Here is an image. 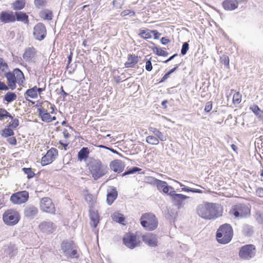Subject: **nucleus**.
Listing matches in <instances>:
<instances>
[{"label":"nucleus","instance_id":"1","mask_svg":"<svg viewBox=\"0 0 263 263\" xmlns=\"http://www.w3.org/2000/svg\"><path fill=\"white\" fill-rule=\"evenodd\" d=\"M196 211L200 217L207 220L215 219L222 215V208L217 203L206 202L199 204Z\"/></svg>","mask_w":263,"mask_h":263},{"label":"nucleus","instance_id":"2","mask_svg":"<svg viewBox=\"0 0 263 263\" xmlns=\"http://www.w3.org/2000/svg\"><path fill=\"white\" fill-rule=\"evenodd\" d=\"M92 177L97 180L106 175L108 171L107 165L103 164L99 159H92L88 164Z\"/></svg>","mask_w":263,"mask_h":263},{"label":"nucleus","instance_id":"3","mask_svg":"<svg viewBox=\"0 0 263 263\" xmlns=\"http://www.w3.org/2000/svg\"><path fill=\"white\" fill-rule=\"evenodd\" d=\"M233 235L232 227L230 224L221 225L216 232V239L219 243L227 244L232 239Z\"/></svg>","mask_w":263,"mask_h":263},{"label":"nucleus","instance_id":"4","mask_svg":"<svg viewBox=\"0 0 263 263\" xmlns=\"http://www.w3.org/2000/svg\"><path fill=\"white\" fill-rule=\"evenodd\" d=\"M61 250L67 259L78 258L79 254L78 247L73 241L64 240L61 245Z\"/></svg>","mask_w":263,"mask_h":263},{"label":"nucleus","instance_id":"5","mask_svg":"<svg viewBox=\"0 0 263 263\" xmlns=\"http://www.w3.org/2000/svg\"><path fill=\"white\" fill-rule=\"evenodd\" d=\"M140 223L146 230L153 231L157 228L158 221L153 214L145 213L140 218Z\"/></svg>","mask_w":263,"mask_h":263},{"label":"nucleus","instance_id":"6","mask_svg":"<svg viewBox=\"0 0 263 263\" xmlns=\"http://www.w3.org/2000/svg\"><path fill=\"white\" fill-rule=\"evenodd\" d=\"M230 213L236 218H243L250 215V209L244 203H238L232 207Z\"/></svg>","mask_w":263,"mask_h":263},{"label":"nucleus","instance_id":"7","mask_svg":"<svg viewBox=\"0 0 263 263\" xmlns=\"http://www.w3.org/2000/svg\"><path fill=\"white\" fill-rule=\"evenodd\" d=\"M3 219L8 226H14L18 223L20 216L18 212L14 209H9L5 211L3 215Z\"/></svg>","mask_w":263,"mask_h":263},{"label":"nucleus","instance_id":"8","mask_svg":"<svg viewBox=\"0 0 263 263\" xmlns=\"http://www.w3.org/2000/svg\"><path fill=\"white\" fill-rule=\"evenodd\" d=\"M256 254V248L253 245H246L242 246L239 251V257L245 260L253 258Z\"/></svg>","mask_w":263,"mask_h":263},{"label":"nucleus","instance_id":"9","mask_svg":"<svg viewBox=\"0 0 263 263\" xmlns=\"http://www.w3.org/2000/svg\"><path fill=\"white\" fill-rule=\"evenodd\" d=\"M169 195L171 197L172 202L178 210L181 209L184 206L185 204L184 201L190 198L189 196L186 195L176 193L175 191L174 192H170Z\"/></svg>","mask_w":263,"mask_h":263},{"label":"nucleus","instance_id":"10","mask_svg":"<svg viewBox=\"0 0 263 263\" xmlns=\"http://www.w3.org/2000/svg\"><path fill=\"white\" fill-rule=\"evenodd\" d=\"M29 193L26 191L17 192L10 197V201L15 204H21L26 202L29 199Z\"/></svg>","mask_w":263,"mask_h":263},{"label":"nucleus","instance_id":"11","mask_svg":"<svg viewBox=\"0 0 263 263\" xmlns=\"http://www.w3.org/2000/svg\"><path fill=\"white\" fill-rule=\"evenodd\" d=\"M40 209L44 212L54 214L55 207L52 200L48 197H44L40 201Z\"/></svg>","mask_w":263,"mask_h":263},{"label":"nucleus","instance_id":"12","mask_svg":"<svg viewBox=\"0 0 263 263\" xmlns=\"http://www.w3.org/2000/svg\"><path fill=\"white\" fill-rule=\"evenodd\" d=\"M58 151L56 148H51L47 151L42 158L41 164L43 166L51 163L58 156Z\"/></svg>","mask_w":263,"mask_h":263},{"label":"nucleus","instance_id":"13","mask_svg":"<svg viewBox=\"0 0 263 263\" xmlns=\"http://www.w3.org/2000/svg\"><path fill=\"white\" fill-rule=\"evenodd\" d=\"M33 35L37 40H43L46 35V29L45 26L42 23L37 24L34 27Z\"/></svg>","mask_w":263,"mask_h":263},{"label":"nucleus","instance_id":"14","mask_svg":"<svg viewBox=\"0 0 263 263\" xmlns=\"http://www.w3.org/2000/svg\"><path fill=\"white\" fill-rule=\"evenodd\" d=\"M124 244L130 249H134L137 246L136 236L133 233L127 234L123 238Z\"/></svg>","mask_w":263,"mask_h":263},{"label":"nucleus","instance_id":"15","mask_svg":"<svg viewBox=\"0 0 263 263\" xmlns=\"http://www.w3.org/2000/svg\"><path fill=\"white\" fill-rule=\"evenodd\" d=\"M155 183L157 185V189L160 192L169 195L170 192H174V189L170 185H168L166 182L159 179H155Z\"/></svg>","mask_w":263,"mask_h":263},{"label":"nucleus","instance_id":"16","mask_svg":"<svg viewBox=\"0 0 263 263\" xmlns=\"http://www.w3.org/2000/svg\"><path fill=\"white\" fill-rule=\"evenodd\" d=\"M39 228L43 233L47 234L52 233L55 230V226L52 222L44 221L42 222Z\"/></svg>","mask_w":263,"mask_h":263},{"label":"nucleus","instance_id":"17","mask_svg":"<svg viewBox=\"0 0 263 263\" xmlns=\"http://www.w3.org/2000/svg\"><path fill=\"white\" fill-rule=\"evenodd\" d=\"M14 16L12 11H3L0 13V21L4 24L14 23Z\"/></svg>","mask_w":263,"mask_h":263},{"label":"nucleus","instance_id":"18","mask_svg":"<svg viewBox=\"0 0 263 263\" xmlns=\"http://www.w3.org/2000/svg\"><path fill=\"white\" fill-rule=\"evenodd\" d=\"M143 241L150 247H154L157 245V239L155 234L147 233L142 236Z\"/></svg>","mask_w":263,"mask_h":263},{"label":"nucleus","instance_id":"19","mask_svg":"<svg viewBox=\"0 0 263 263\" xmlns=\"http://www.w3.org/2000/svg\"><path fill=\"white\" fill-rule=\"evenodd\" d=\"M38 213L37 208L32 204L26 205L24 209V214L25 217L33 219Z\"/></svg>","mask_w":263,"mask_h":263},{"label":"nucleus","instance_id":"20","mask_svg":"<svg viewBox=\"0 0 263 263\" xmlns=\"http://www.w3.org/2000/svg\"><path fill=\"white\" fill-rule=\"evenodd\" d=\"M110 168L114 172L116 173H121L124 169L125 164L120 160H115L112 161L109 165Z\"/></svg>","mask_w":263,"mask_h":263},{"label":"nucleus","instance_id":"21","mask_svg":"<svg viewBox=\"0 0 263 263\" xmlns=\"http://www.w3.org/2000/svg\"><path fill=\"white\" fill-rule=\"evenodd\" d=\"M89 217L91 221L90 224L93 228H96L99 223V216L97 211H96L92 207H90L89 210Z\"/></svg>","mask_w":263,"mask_h":263},{"label":"nucleus","instance_id":"22","mask_svg":"<svg viewBox=\"0 0 263 263\" xmlns=\"http://www.w3.org/2000/svg\"><path fill=\"white\" fill-rule=\"evenodd\" d=\"M140 57L135 54H129L127 57V61L125 63L124 65L126 68H133L138 63Z\"/></svg>","mask_w":263,"mask_h":263},{"label":"nucleus","instance_id":"23","mask_svg":"<svg viewBox=\"0 0 263 263\" xmlns=\"http://www.w3.org/2000/svg\"><path fill=\"white\" fill-rule=\"evenodd\" d=\"M5 76L7 80L8 86L11 90H14L16 88V79H15L14 74L11 72H7L5 73Z\"/></svg>","mask_w":263,"mask_h":263},{"label":"nucleus","instance_id":"24","mask_svg":"<svg viewBox=\"0 0 263 263\" xmlns=\"http://www.w3.org/2000/svg\"><path fill=\"white\" fill-rule=\"evenodd\" d=\"M118 196V192L116 188L112 187L108 191L106 201L108 205H111Z\"/></svg>","mask_w":263,"mask_h":263},{"label":"nucleus","instance_id":"25","mask_svg":"<svg viewBox=\"0 0 263 263\" xmlns=\"http://www.w3.org/2000/svg\"><path fill=\"white\" fill-rule=\"evenodd\" d=\"M238 3L236 0H225L222 3V6L226 10H233L237 8Z\"/></svg>","mask_w":263,"mask_h":263},{"label":"nucleus","instance_id":"26","mask_svg":"<svg viewBox=\"0 0 263 263\" xmlns=\"http://www.w3.org/2000/svg\"><path fill=\"white\" fill-rule=\"evenodd\" d=\"M36 54L35 49L32 47H28L26 49L23 55V59L27 62L30 61Z\"/></svg>","mask_w":263,"mask_h":263},{"label":"nucleus","instance_id":"27","mask_svg":"<svg viewBox=\"0 0 263 263\" xmlns=\"http://www.w3.org/2000/svg\"><path fill=\"white\" fill-rule=\"evenodd\" d=\"M14 15V22L17 21L23 22L24 23H28L29 22L28 16L25 12L22 11H16L13 12Z\"/></svg>","mask_w":263,"mask_h":263},{"label":"nucleus","instance_id":"28","mask_svg":"<svg viewBox=\"0 0 263 263\" xmlns=\"http://www.w3.org/2000/svg\"><path fill=\"white\" fill-rule=\"evenodd\" d=\"M18 85L21 86L24 83L25 77L23 72L18 68H15L12 72Z\"/></svg>","mask_w":263,"mask_h":263},{"label":"nucleus","instance_id":"29","mask_svg":"<svg viewBox=\"0 0 263 263\" xmlns=\"http://www.w3.org/2000/svg\"><path fill=\"white\" fill-rule=\"evenodd\" d=\"M24 96L27 101L33 104L34 102L28 99L27 97H28L33 99L36 98L37 97V87L35 86L31 88L27 89L24 93Z\"/></svg>","mask_w":263,"mask_h":263},{"label":"nucleus","instance_id":"30","mask_svg":"<svg viewBox=\"0 0 263 263\" xmlns=\"http://www.w3.org/2000/svg\"><path fill=\"white\" fill-rule=\"evenodd\" d=\"M26 5L25 0H16L11 4V8L16 11L23 9Z\"/></svg>","mask_w":263,"mask_h":263},{"label":"nucleus","instance_id":"31","mask_svg":"<svg viewBox=\"0 0 263 263\" xmlns=\"http://www.w3.org/2000/svg\"><path fill=\"white\" fill-rule=\"evenodd\" d=\"M89 151L88 147H83L78 153V159L80 161L86 160L89 155Z\"/></svg>","mask_w":263,"mask_h":263},{"label":"nucleus","instance_id":"32","mask_svg":"<svg viewBox=\"0 0 263 263\" xmlns=\"http://www.w3.org/2000/svg\"><path fill=\"white\" fill-rule=\"evenodd\" d=\"M149 130L152 132L158 139L162 141H165L166 140V137L164 134L157 129L156 128L150 127L148 128Z\"/></svg>","mask_w":263,"mask_h":263},{"label":"nucleus","instance_id":"33","mask_svg":"<svg viewBox=\"0 0 263 263\" xmlns=\"http://www.w3.org/2000/svg\"><path fill=\"white\" fill-rule=\"evenodd\" d=\"M250 109L260 120H263V111L261 110L256 105H253L250 106Z\"/></svg>","mask_w":263,"mask_h":263},{"label":"nucleus","instance_id":"34","mask_svg":"<svg viewBox=\"0 0 263 263\" xmlns=\"http://www.w3.org/2000/svg\"><path fill=\"white\" fill-rule=\"evenodd\" d=\"M138 35L144 39H150L152 38L151 30L149 29H140Z\"/></svg>","mask_w":263,"mask_h":263},{"label":"nucleus","instance_id":"35","mask_svg":"<svg viewBox=\"0 0 263 263\" xmlns=\"http://www.w3.org/2000/svg\"><path fill=\"white\" fill-rule=\"evenodd\" d=\"M40 16L47 20H51L52 18V13L51 11L46 9L40 12Z\"/></svg>","mask_w":263,"mask_h":263},{"label":"nucleus","instance_id":"36","mask_svg":"<svg viewBox=\"0 0 263 263\" xmlns=\"http://www.w3.org/2000/svg\"><path fill=\"white\" fill-rule=\"evenodd\" d=\"M17 98L16 95L12 92H8L4 96V100L8 103H10L15 100Z\"/></svg>","mask_w":263,"mask_h":263},{"label":"nucleus","instance_id":"37","mask_svg":"<svg viewBox=\"0 0 263 263\" xmlns=\"http://www.w3.org/2000/svg\"><path fill=\"white\" fill-rule=\"evenodd\" d=\"M243 234L247 236H250L253 233V228L252 226L246 224L244 225L242 229Z\"/></svg>","mask_w":263,"mask_h":263},{"label":"nucleus","instance_id":"38","mask_svg":"<svg viewBox=\"0 0 263 263\" xmlns=\"http://www.w3.org/2000/svg\"><path fill=\"white\" fill-rule=\"evenodd\" d=\"M112 218L114 221L120 223H122L125 220L123 215L118 213H114L112 215Z\"/></svg>","mask_w":263,"mask_h":263},{"label":"nucleus","instance_id":"39","mask_svg":"<svg viewBox=\"0 0 263 263\" xmlns=\"http://www.w3.org/2000/svg\"><path fill=\"white\" fill-rule=\"evenodd\" d=\"M9 69V66L7 63L4 61L2 58H0V74L2 73L7 72Z\"/></svg>","mask_w":263,"mask_h":263},{"label":"nucleus","instance_id":"40","mask_svg":"<svg viewBox=\"0 0 263 263\" xmlns=\"http://www.w3.org/2000/svg\"><path fill=\"white\" fill-rule=\"evenodd\" d=\"M180 186H182V187L181 188V191L187 192H191L195 193H202L203 192L201 190L190 188L188 186H186L185 185L181 183H180Z\"/></svg>","mask_w":263,"mask_h":263},{"label":"nucleus","instance_id":"41","mask_svg":"<svg viewBox=\"0 0 263 263\" xmlns=\"http://www.w3.org/2000/svg\"><path fill=\"white\" fill-rule=\"evenodd\" d=\"M154 52L158 56L166 57L168 55V53L165 51L163 49L155 47L153 49Z\"/></svg>","mask_w":263,"mask_h":263},{"label":"nucleus","instance_id":"42","mask_svg":"<svg viewBox=\"0 0 263 263\" xmlns=\"http://www.w3.org/2000/svg\"><path fill=\"white\" fill-rule=\"evenodd\" d=\"M14 133L13 130L10 128H5L2 130L1 135L2 137L7 138L13 136Z\"/></svg>","mask_w":263,"mask_h":263},{"label":"nucleus","instance_id":"43","mask_svg":"<svg viewBox=\"0 0 263 263\" xmlns=\"http://www.w3.org/2000/svg\"><path fill=\"white\" fill-rule=\"evenodd\" d=\"M146 141L152 145H157L159 144V139L154 136H148L146 138Z\"/></svg>","mask_w":263,"mask_h":263},{"label":"nucleus","instance_id":"44","mask_svg":"<svg viewBox=\"0 0 263 263\" xmlns=\"http://www.w3.org/2000/svg\"><path fill=\"white\" fill-rule=\"evenodd\" d=\"M254 218L258 223L263 224V213L259 210L256 211Z\"/></svg>","mask_w":263,"mask_h":263},{"label":"nucleus","instance_id":"45","mask_svg":"<svg viewBox=\"0 0 263 263\" xmlns=\"http://www.w3.org/2000/svg\"><path fill=\"white\" fill-rule=\"evenodd\" d=\"M141 170V168L134 166L126 170L124 173L122 174V176L123 177L127 175L133 174L137 172L140 171Z\"/></svg>","mask_w":263,"mask_h":263},{"label":"nucleus","instance_id":"46","mask_svg":"<svg viewBox=\"0 0 263 263\" xmlns=\"http://www.w3.org/2000/svg\"><path fill=\"white\" fill-rule=\"evenodd\" d=\"M112 4L116 9H120L124 4V0H114Z\"/></svg>","mask_w":263,"mask_h":263},{"label":"nucleus","instance_id":"47","mask_svg":"<svg viewBox=\"0 0 263 263\" xmlns=\"http://www.w3.org/2000/svg\"><path fill=\"white\" fill-rule=\"evenodd\" d=\"M220 60L221 63H222L227 68H229L230 65H229V58L226 55H223L220 58Z\"/></svg>","mask_w":263,"mask_h":263},{"label":"nucleus","instance_id":"48","mask_svg":"<svg viewBox=\"0 0 263 263\" xmlns=\"http://www.w3.org/2000/svg\"><path fill=\"white\" fill-rule=\"evenodd\" d=\"M22 170L25 173V174L27 175V178L28 179L32 178L34 177L35 174L32 171L31 168L24 167Z\"/></svg>","mask_w":263,"mask_h":263},{"label":"nucleus","instance_id":"49","mask_svg":"<svg viewBox=\"0 0 263 263\" xmlns=\"http://www.w3.org/2000/svg\"><path fill=\"white\" fill-rule=\"evenodd\" d=\"M241 101V95L239 92H235L233 97V101L234 103L239 104Z\"/></svg>","mask_w":263,"mask_h":263},{"label":"nucleus","instance_id":"50","mask_svg":"<svg viewBox=\"0 0 263 263\" xmlns=\"http://www.w3.org/2000/svg\"><path fill=\"white\" fill-rule=\"evenodd\" d=\"M189 49V45L187 42H184L183 43V45L182 46V48L181 49V54L182 55H184L186 54L187 51H188Z\"/></svg>","mask_w":263,"mask_h":263},{"label":"nucleus","instance_id":"51","mask_svg":"<svg viewBox=\"0 0 263 263\" xmlns=\"http://www.w3.org/2000/svg\"><path fill=\"white\" fill-rule=\"evenodd\" d=\"M42 118V120L44 122H51V116L50 115V114L49 112H48L47 111H46V113L44 114V115H43V116L41 117Z\"/></svg>","mask_w":263,"mask_h":263},{"label":"nucleus","instance_id":"52","mask_svg":"<svg viewBox=\"0 0 263 263\" xmlns=\"http://www.w3.org/2000/svg\"><path fill=\"white\" fill-rule=\"evenodd\" d=\"M34 5L38 8L44 7L46 3V0H34Z\"/></svg>","mask_w":263,"mask_h":263},{"label":"nucleus","instance_id":"53","mask_svg":"<svg viewBox=\"0 0 263 263\" xmlns=\"http://www.w3.org/2000/svg\"><path fill=\"white\" fill-rule=\"evenodd\" d=\"M19 125V121L17 119H12L11 123H9V127L16 128Z\"/></svg>","mask_w":263,"mask_h":263},{"label":"nucleus","instance_id":"54","mask_svg":"<svg viewBox=\"0 0 263 263\" xmlns=\"http://www.w3.org/2000/svg\"><path fill=\"white\" fill-rule=\"evenodd\" d=\"M7 111L4 108H0V120H4L6 116H8Z\"/></svg>","mask_w":263,"mask_h":263},{"label":"nucleus","instance_id":"55","mask_svg":"<svg viewBox=\"0 0 263 263\" xmlns=\"http://www.w3.org/2000/svg\"><path fill=\"white\" fill-rule=\"evenodd\" d=\"M255 194L258 197L263 198V187H257L256 189Z\"/></svg>","mask_w":263,"mask_h":263},{"label":"nucleus","instance_id":"56","mask_svg":"<svg viewBox=\"0 0 263 263\" xmlns=\"http://www.w3.org/2000/svg\"><path fill=\"white\" fill-rule=\"evenodd\" d=\"M145 69L148 71H151L153 69V66L151 60H148L146 62Z\"/></svg>","mask_w":263,"mask_h":263},{"label":"nucleus","instance_id":"57","mask_svg":"<svg viewBox=\"0 0 263 263\" xmlns=\"http://www.w3.org/2000/svg\"><path fill=\"white\" fill-rule=\"evenodd\" d=\"M7 141L12 145H15L16 144V139L14 137H10L7 139Z\"/></svg>","mask_w":263,"mask_h":263},{"label":"nucleus","instance_id":"58","mask_svg":"<svg viewBox=\"0 0 263 263\" xmlns=\"http://www.w3.org/2000/svg\"><path fill=\"white\" fill-rule=\"evenodd\" d=\"M212 108V102L211 101L206 103L204 110L206 112H209Z\"/></svg>","mask_w":263,"mask_h":263},{"label":"nucleus","instance_id":"59","mask_svg":"<svg viewBox=\"0 0 263 263\" xmlns=\"http://www.w3.org/2000/svg\"><path fill=\"white\" fill-rule=\"evenodd\" d=\"M151 34H153L154 36V39L157 40L161 35V33H159L157 30H151Z\"/></svg>","mask_w":263,"mask_h":263},{"label":"nucleus","instance_id":"60","mask_svg":"<svg viewBox=\"0 0 263 263\" xmlns=\"http://www.w3.org/2000/svg\"><path fill=\"white\" fill-rule=\"evenodd\" d=\"M9 87L7 86L4 82H2L0 81V90H8Z\"/></svg>","mask_w":263,"mask_h":263},{"label":"nucleus","instance_id":"61","mask_svg":"<svg viewBox=\"0 0 263 263\" xmlns=\"http://www.w3.org/2000/svg\"><path fill=\"white\" fill-rule=\"evenodd\" d=\"M47 110L44 108L40 107L37 109V112L39 114V115L42 117L43 116V115L44 114L46 113Z\"/></svg>","mask_w":263,"mask_h":263},{"label":"nucleus","instance_id":"62","mask_svg":"<svg viewBox=\"0 0 263 263\" xmlns=\"http://www.w3.org/2000/svg\"><path fill=\"white\" fill-rule=\"evenodd\" d=\"M171 42L170 40H169L166 37H163L161 39V43L162 45H165L168 43Z\"/></svg>","mask_w":263,"mask_h":263},{"label":"nucleus","instance_id":"63","mask_svg":"<svg viewBox=\"0 0 263 263\" xmlns=\"http://www.w3.org/2000/svg\"><path fill=\"white\" fill-rule=\"evenodd\" d=\"M170 74L168 72H166L163 76V77H162L161 80L160 81L159 83H162V82H164L170 77Z\"/></svg>","mask_w":263,"mask_h":263},{"label":"nucleus","instance_id":"64","mask_svg":"<svg viewBox=\"0 0 263 263\" xmlns=\"http://www.w3.org/2000/svg\"><path fill=\"white\" fill-rule=\"evenodd\" d=\"M177 55H178L177 53H175V54H173V55L171 56L168 59H167L166 60L164 61V63H168V62H170L171 60H172L173 59H174Z\"/></svg>","mask_w":263,"mask_h":263}]
</instances>
